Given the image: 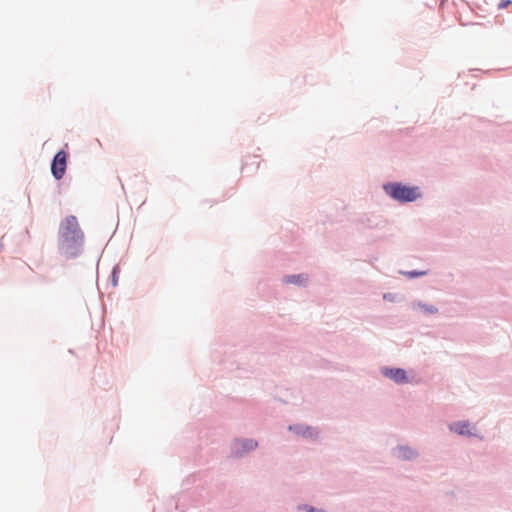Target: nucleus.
I'll use <instances>...</instances> for the list:
<instances>
[{"label":"nucleus","instance_id":"f257e3e1","mask_svg":"<svg viewBox=\"0 0 512 512\" xmlns=\"http://www.w3.org/2000/svg\"><path fill=\"white\" fill-rule=\"evenodd\" d=\"M83 240V233L79 228L75 216H67L60 224L59 241L61 248L68 251L80 244Z\"/></svg>","mask_w":512,"mask_h":512},{"label":"nucleus","instance_id":"f03ea898","mask_svg":"<svg viewBox=\"0 0 512 512\" xmlns=\"http://www.w3.org/2000/svg\"><path fill=\"white\" fill-rule=\"evenodd\" d=\"M385 191L391 197L399 201H414L420 196L417 187H408L401 185L400 183L385 185Z\"/></svg>","mask_w":512,"mask_h":512},{"label":"nucleus","instance_id":"7ed1b4c3","mask_svg":"<svg viewBox=\"0 0 512 512\" xmlns=\"http://www.w3.org/2000/svg\"><path fill=\"white\" fill-rule=\"evenodd\" d=\"M67 157V153L63 150L59 151L54 156L51 164V173L57 180H60L65 174L67 167Z\"/></svg>","mask_w":512,"mask_h":512},{"label":"nucleus","instance_id":"20e7f679","mask_svg":"<svg viewBox=\"0 0 512 512\" xmlns=\"http://www.w3.org/2000/svg\"><path fill=\"white\" fill-rule=\"evenodd\" d=\"M383 374L397 383H404L407 381L406 372L400 368H385L383 369Z\"/></svg>","mask_w":512,"mask_h":512},{"label":"nucleus","instance_id":"39448f33","mask_svg":"<svg viewBox=\"0 0 512 512\" xmlns=\"http://www.w3.org/2000/svg\"><path fill=\"white\" fill-rule=\"evenodd\" d=\"M450 429L460 435H472L468 422H456L450 426Z\"/></svg>","mask_w":512,"mask_h":512},{"label":"nucleus","instance_id":"423d86ee","mask_svg":"<svg viewBox=\"0 0 512 512\" xmlns=\"http://www.w3.org/2000/svg\"><path fill=\"white\" fill-rule=\"evenodd\" d=\"M416 456V453L407 447H400L397 451V457L400 459H411Z\"/></svg>","mask_w":512,"mask_h":512},{"label":"nucleus","instance_id":"0eeeda50","mask_svg":"<svg viewBox=\"0 0 512 512\" xmlns=\"http://www.w3.org/2000/svg\"><path fill=\"white\" fill-rule=\"evenodd\" d=\"M306 280L307 278L303 275H289L285 277V282L289 284H300Z\"/></svg>","mask_w":512,"mask_h":512},{"label":"nucleus","instance_id":"6e6552de","mask_svg":"<svg viewBox=\"0 0 512 512\" xmlns=\"http://www.w3.org/2000/svg\"><path fill=\"white\" fill-rule=\"evenodd\" d=\"M419 307L424 310L425 312H428V313H436L438 310L436 307L434 306H426V305H423V304H419Z\"/></svg>","mask_w":512,"mask_h":512},{"label":"nucleus","instance_id":"1a4fd4ad","mask_svg":"<svg viewBox=\"0 0 512 512\" xmlns=\"http://www.w3.org/2000/svg\"><path fill=\"white\" fill-rule=\"evenodd\" d=\"M511 4H512V0H502L498 4V9L503 10V9L507 8Z\"/></svg>","mask_w":512,"mask_h":512},{"label":"nucleus","instance_id":"9d476101","mask_svg":"<svg viewBox=\"0 0 512 512\" xmlns=\"http://www.w3.org/2000/svg\"><path fill=\"white\" fill-rule=\"evenodd\" d=\"M257 446V443L252 441V440H248L244 443V448L246 450H251V449H254L255 447Z\"/></svg>","mask_w":512,"mask_h":512},{"label":"nucleus","instance_id":"9b49d317","mask_svg":"<svg viewBox=\"0 0 512 512\" xmlns=\"http://www.w3.org/2000/svg\"><path fill=\"white\" fill-rule=\"evenodd\" d=\"M408 275H409V277L413 278V277H417V276H420V275H424V272H415V271H413V272H409Z\"/></svg>","mask_w":512,"mask_h":512},{"label":"nucleus","instance_id":"f8f14e48","mask_svg":"<svg viewBox=\"0 0 512 512\" xmlns=\"http://www.w3.org/2000/svg\"><path fill=\"white\" fill-rule=\"evenodd\" d=\"M307 511L308 512H315V509L314 508H309ZM320 512H324V511H320Z\"/></svg>","mask_w":512,"mask_h":512},{"label":"nucleus","instance_id":"ddd939ff","mask_svg":"<svg viewBox=\"0 0 512 512\" xmlns=\"http://www.w3.org/2000/svg\"><path fill=\"white\" fill-rule=\"evenodd\" d=\"M308 433L309 435H311L312 433L310 432V429L309 428H306V431L304 434Z\"/></svg>","mask_w":512,"mask_h":512}]
</instances>
